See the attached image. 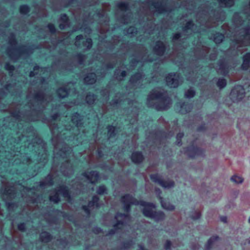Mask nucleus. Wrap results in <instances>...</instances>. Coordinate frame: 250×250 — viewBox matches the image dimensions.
I'll use <instances>...</instances> for the list:
<instances>
[{"label":"nucleus","instance_id":"obj_6","mask_svg":"<svg viewBox=\"0 0 250 250\" xmlns=\"http://www.w3.org/2000/svg\"><path fill=\"white\" fill-rule=\"evenodd\" d=\"M198 29L195 28V26L192 23L191 21H189L187 23L186 25L183 28V31L182 33H177L175 34L173 37V42L174 44L176 43V42L179 39H184L185 37L184 35L188 34H191L192 32H199Z\"/></svg>","mask_w":250,"mask_h":250},{"label":"nucleus","instance_id":"obj_59","mask_svg":"<svg viewBox=\"0 0 250 250\" xmlns=\"http://www.w3.org/2000/svg\"><path fill=\"white\" fill-rule=\"evenodd\" d=\"M102 95L106 99L109 97V92L108 89H104L101 92Z\"/></svg>","mask_w":250,"mask_h":250},{"label":"nucleus","instance_id":"obj_8","mask_svg":"<svg viewBox=\"0 0 250 250\" xmlns=\"http://www.w3.org/2000/svg\"><path fill=\"white\" fill-rule=\"evenodd\" d=\"M115 219L117 223L114 225V229L111 230L109 232V234L111 235L114 234L115 231H117L118 229H122L124 226V223L128 221L130 217L126 214L118 213L115 216Z\"/></svg>","mask_w":250,"mask_h":250},{"label":"nucleus","instance_id":"obj_51","mask_svg":"<svg viewBox=\"0 0 250 250\" xmlns=\"http://www.w3.org/2000/svg\"><path fill=\"white\" fill-rule=\"evenodd\" d=\"M236 38V35H234L233 37V39H231L233 42H234V44L233 45V47L235 48V47H236V49H237V52H240V54H242L244 51L245 50L244 49H243L242 48L243 47H241L240 49H241V51L239 50L238 49V48H237V44L236 43V42H235V40H234V39ZM231 48H233V46H231Z\"/></svg>","mask_w":250,"mask_h":250},{"label":"nucleus","instance_id":"obj_17","mask_svg":"<svg viewBox=\"0 0 250 250\" xmlns=\"http://www.w3.org/2000/svg\"><path fill=\"white\" fill-rule=\"evenodd\" d=\"M83 176L91 183H94L97 182L99 177V174L96 171H91L89 173L85 172L83 173Z\"/></svg>","mask_w":250,"mask_h":250},{"label":"nucleus","instance_id":"obj_29","mask_svg":"<svg viewBox=\"0 0 250 250\" xmlns=\"http://www.w3.org/2000/svg\"><path fill=\"white\" fill-rule=\"evenodd\" d=\"M250 62V53L246 54L243 57V63L242 65L243 69L247 70Z\"/></svg>","mask_w":250,"mask_h":250},{"label":"nucleus","instance_id":"obj_44","mask_svg":"<svg viewBox=\"0 0 250 250\" xmlns=\"http://www.w3.org/2000/svg\"><path fill=\"white\" fill-rule=\"evenodd\" d=\"M137 32V29L134 27H130L126 30L127 34L131 37L133 36Z\"/></svg>","mask_w":250,"mask_h":250},{"label":"nucleus","instance_id":"obj_34","mask_svg":"<svg viewBox=\"0 0 250 250\" xmlns=\"http://www.w3.org/2000/svg\"><path fill=\"white\" fill-rule=\"evenodd\" d=\"M126 75V72L125 71H122L119 69H116L115 71V76L116 78L118 80H122Z\"/></svg>","mask_w":250,"mask_h":250},{"label":"nucleus","instance_id":"obj_48","mask_svg":"<svg viewBox=\"0 0 250 250\" xmlns=\"http://www.w3.org/2000/svg\"><path fill=\"white\" fill-rule=\"evenodd\" d=\"M231 179L233 182L236 184H241L243 181V178L238 176H233L231 177Z\"/></svg>","mask_w":250,"mask_h":250},{"label":"nucleus","instance_id":"obj_52","mask_svg":"<svg viewBox=\"0 0 250 250\" xmlns=\"http://www.w3.org/2000/svg\"><path fill=\"white\" fill-rule=\"evenodd\" d=\"M29 12V7L27 5H22L20 7V12L22 14H25Z\"/></svg>","mask_w":250,"mask_h":250},{"label":"nucleus","instance_id":"obj_14","mask_svg":"<svg viewBox=\"0 0 250 250\" xmlns=\"http://www.w3.org/2000/svg\"><path fill=\"white\" fill-rule=\"evenodd\" d=\"M3 157H5V158L8 159V161H10L11 159V157H12L11 155V153L7 151L4 150L3 146L0 147V169H2V167H5L6 165V162L2 160L1 158Z\"/></svg>","mask_w":250,"mask_h":250},{"label":"nucleus","instance_id":"obj_23","mask_svg":"<svg viewBox=\"0 0 250 250\" xmlns=\"http://www.w3.org/2000/svg\"><path fill=\"white\" fill-rule=\"evenodd\" d=\"M4 194L7 195L10 199L14 198L16 194L14 187L7 186L4 189Z\"/></svg>","mask_w":250,"mask_h":250},{"label":"nucleus","instance_id":"obj_33","mask_svg":"<svg viewBox=\"0 0 250 250\" xmlns=\"http://www.w3.org/2000/svg\"><path fill=\"white\" fill-rule=\"evenodd\" d=\"M57 93L60 98H63L68 95V91L66 87L63 86L58 90Z\"/></svg>","mask_w":250,"mask_h":250},{"label":"nucleus","instance_id":"obj_31","mask_svg":"<svg viewBox=\"0 0 250 250\" xmlns=\"http://www.w3.org/2000/svg\"><path fill=\"white\" fill-rule=\"evenodd\" d=\"M14 86L12 85V84H7L6 86L4 89H0V100L3 98V97L5 96L6 94V92L5 91H7L9 92H11L13 89H14Z\"/></svg>","mask_w":250,"mask_h":250},{"label":"nucleus","instance_id":"obj_53","mask_svg":"<svg viewBox=\"0 0 250 250\" xmlns=\"http://www.w3.org/2000/svg\"><path fill=\"white\" fill-rule=\"evenodd\" d=\"M38 70H41V71H42V68H39V66H35L34 67V71H31L30 72V74H29V76L30 77H33L34 76H35L37 73L36 72V71Z\"/></svg>","mask_w":250,"mask_h":250},{"label":"nucleus","instance_id":"obj_2","mask_svg":"<svg viewBox=\"0 0 250 250\" xmlns=\"http://www.w3.org/2000/svg\"><path fill=\"white\" fill-rule=\"evenodd\" d=\"M147 104L158 110H167L170 106L171 101L163 89H153L148 95Z\"/></svg>","mask_w":250,"mask_h":250},{"label":"nucleus","instance_id":"obj_9","mask_svg":"<svg viewBox=\"0 0 250 250\" xmlns=\"http://www.w3.org/2000/svg\"><path fill=\"white\" fill-rule=\"evenodd\" d=\"M245 96V90L243 86L237 85L231 90L230 98L233 102H237L241 100Z\"/></svg>","mask_w":250,"mask_h":250},{"label":"nucleus","instance_id":"obj_19","mask_svg":"<svg viewBox=\"0 0 250 250\" xmlns=\"http://www.w3.org/2000/svg\"><path fill=\"white\" fill-rule=\"evenodd\" d=\"M154 52L158 55L162 56L164 54L166 47L163 42H157L154 47Z\"/></svg>","mask_w":250,"mask_h":250},{"label":"nucleus","instance_id":"obj_3","mask_svg":"<svg viewBox=\"0 0 250 250\" xmlns=\"http://www.w3.org/2000/svg\"><path fill=\"white\" fill-rule=\"evenodd\" d=\"M122 202L124 205L125 210L128 212L130 210V206L131 205H140L144 207L143 212L145 216L150 218L153 213V209L155 205L152 203L146 202L143 201H138L132 196L126 194L122 198Z\"/></svg>","mask_w":250,"mask_h":250},{"label":"nucleus","instance_id":"obj_13","mask_svg":"<svg viewBox=\"0 0 250 250\" xmlns=\"http://www.w3.org/2000/svg\"><path fill=\"white\" fill-rule=\"evenodd\" d=\"M151 179L155 183H158L160 186L164 188H170L174 186V182L171 180L163 181L159 179V176L156 174L151 175Z\"/></svg>","mask_w":250,"mask_h":250},{"label":"nucleus","instance_id":"obj_63","mask_svg":"<svg viewBox=\"0 0 250 250\" xmlns=\"http://www.w3.org/2000/svg\"><path fill=\"white\" fill-rule=\"evenodd\" d=\"M128 16H124L120 20L121 21L124 23H127L129 22V20L127 19Z\"/></svg>","mask_w":250,"mask_h":250},{"label":"nucleus","instance_id":"obj_42","mask_svg":"<svg viewBox=\"0 0 250 250\" xmlns=\"http://www.w3.org/2000/svg\"><path fill=\"white\" fill-rule=\"evenodd\" d=\"M218 236H213L211 237L208 241V243L206 245V248L208 250L211 247L212 243L218 239Z\"/></svg>","mask_w":250,"mask_h":250},{"label":"nucleus","instance_id":"obj_30","mask_svg":"<svg viewBox=\"0 0 250 250\" xmlns=\"http://www.w3.org/2000/svg\"><path fill=\"white\" fill-rule=\"evenodd\" d=\"M159 200L161 202L162 207L163 208L166 210H172L174 209V206L171 204H170L169 202H165L163 201L162 197H159Z\"/></svg>","mask_w":250,"mask_h":250},{"label":"nucleus","instance_id":"obj_5","mask_svg":"<svg viewBox=\"0 0 250 250\" xmlns=\"http://www.w3.org/2000/svg\"><path fill=\"white\" fill-rule=\"evenodd\" d=\"M236 38L234 39L237 44L238 49L241 51V47L250 44V29L249 28L241 27L237 29L236 33L235 34Z\"/></svg>","mask_w":250,"mask_h":250},{"label":"nucleus","instance_id":"obj_38","mask_svg":"<svg viewBox=\"0 0 250 250\" xmlns=\"http://www.w3.org/2000/svg\"><path fill=\"white\" fill-rule=\"evenodd\" d=\"M224 38V35L219 33H216L213 36V40L216 43H221L223 40Z\"/></svg>","mask_w":250,"mask_h":250},{"label":"nucleus","instance_id":"obj_54","mask_svg":"<svg viewBox=\"0 0 250 250\" xmlns=\"http://www.w3.org/2000/svg\"><path fill=\"white\" fill-rule=\"evenodd\" d=\"M77 59L78 60V61L79 62V64L83 63V62L85 59V57L84 55H83L82 54H79L77 56Z\"/></svg>","mask_w":250,"mask_h":250},{"label":"nucleus","instance_id":"obj_60","mask_svg":"<svg viewBox=\"0 0 250 250\" xmlns=\"http://www.w3.org/2000/svg\"><path fill=\"white\" fill-rule=\"evenodd\" d=\"M68 26V22H62L59 25V27L61 29H63Z\"/></svg>","mask_w":250,"mask_h":250},{"label":"nucleus","instance_id":"obj_37","mask_svg":"<svg viewBox=\"0 0 250 250\" xmlns=\"http://www.w3.org/2000/svg\"><path fill=\"white\" fill-rule=\"evenodd\" d=\"M40 238L42 242H48L51 239V236L47 232H42L40 235Z\"/></svg>","mask_w":250,"mask_h":250},{"label":"nucleus","instance_id":"obj_55","mask_svg":"<svg viewBox=\"0 0 250 250\" xmlns=\"http://www.w3.org/2000/svg\"><path fill=\"white\" fill-rule=\"evenodd\" d=\"M184 136V134L183 133H179L176 136V143L177 145L181 146L182 145L180 140Z\"/></svg>","mask_w":250,"mask_h":250},{"label":"nucleus","instance_id":"obj_40","mask_svg":"<svg viewBox=\"0 0 250 250\" xmlns=\"http://www.w3.org/2000/svg\"><path fill=\"white\" fill-rule=\"evenodd\" d=\"M96 99L95 96L94 94H88L85 98L86 103L89 104H92L94 103Z\"/></svg>","mask_w":250,"mask_h":250},{"label":"nucleus","instance_id":"obj_56","mask_svg":"<svg viewBox=\"0 0 250 250\" xmlns=\"http://www.w3.org/2000/svg\"><path fill=\"white\" fill-rule=\"evenodd\" d=\"M106 191V188L104 186H100L97 189V193L99 194H103Z\"/></svg>","mask_w":250,"mask_h":250},{"label":"nucleus","instance_id":"obj_32","mask_svg":"<svg viewBox=\"0 0 250 250\" xmlns=\"http://www.w3.org/2000/svg\"><path fill=\"white\" fill-rule=\"evenodd\" d=\"M53 184L52 177L50 174H49L46 178L42 181L40 182V186L43 187L46 185L51 186Z\"/></svg>","mask_w":250,"mask_h":250},{"label":"nucleus","instance_id":"obj_45","mask_svg":"<svg viewBox=\"0 0 250 250\" xmlns=\"http://www.w3.org/2000/svg\"><path fill=\"white\" fill-rule=\"evenodd\" d=\"M195 93V91L193 89L190 88L185 92V96L188 98H191L194 97Z\"/></svg>","mask_w":250,"mask_h":250},{"label":"nucleus","instance_id":"obj_47","mask_svg":"<svg viewBox=\"0 0 250 250\" xmlns=\"http://www.w3.org/2000/svg\"><path fill=\"white\" fill-rule=\"evenodd\" d=\"M108 135L109 139L115 136V127L112 126H108Z\"/></svg>","mask_w":250,"mask_h":250},{"label":"nucleus","instance_id":"obj_22","mask_svg":"<svg viewBox=\"0 0 250 250\" xmlns=\"http://www.w3.org/2000/svg\"><path fill=\"white\" fill-rule=\"evenodd\" d=\"M96 80V76L95 73H91L88 74L84 78V82L87 84L94 83Z\"/></svg>","mask_w":250,"mask_h":250},{"label":"nucleus","instance_id":"obj_58","mask_svg":"<svg viewBox=\"0 0 250 250\" xmlns=\"http://www.w3.org/2000/svg\"><path fill=\"white\" fill-rule=\"evenodd\" d=\"M83 39V36L81 35H78L76 38L75 45L76 46L79 47L80 43L79 41Z\"/></svg>","mask_w":250,"mask_h":250},{"label":"nucleus","instance_id":"obj_62","mask_svg":"<svg viewBox=\"0 0 250 250\" xmlns=\"http://www.w3.org/2000/svg\"><path fill=\"white\" fill-rule=\"evenodd\" d=\"M61 20L62 22H68V18L65 14H63L61 17Z\"/></svg>","mask_w":250,"mask_h":250},{"label":"nucleus","instance_id":"obj_64","mask_svg":"<svg viewBox=\"0 0 250 250\" xmlns=\"http://www.w3.org/2000/svg\"><path fill=\"white\" fill-rule=\"evenodd\" d=\"M171 246V242L169 241H167L165 245V249L166 250H168Z\"/></svg>","mask_w":250,"mask_h":250},{"label":"nucleus","instance_id":"obj_1","mask_svg":"<svg viewBox=\"0 0 250 250\" xmlns=\"http://www.w3.org/2000/svg\"><path fill=\"white\" fill-rule=\"evenodd\" d=\"M27 99L29 101L27 107L30 108V111L23 113L19 111V108L16 107L15 110H12L11 107L4 109L3 110H9L11 112L12 117L18 122L24 121L25 122L36 121L40 119L41 110L44 107L47 102L51 100V97H49L47 100V97L43 94L37 90L33 92L31 88L29 90L27 95Z\"/></svg>","mask_w":250,"mask_h":250},{"label":"nucleus","instance_id":"obj_25","mask_svg":"<svg viewBox=\"0 0 250 250\" xmlns=\"http://www.w3.org/2000/svg\"><path fill=\"white\" fill-rule=\"evenodd\" d=\"M144 159L143 156L141 152H136L132 154L131 159L135 163H141Z\"/></svg>","mask_w":250,"mask_h":250},{"label":"nucleus","instance_id":"obj_11","mask_svg":"<svg viewBox=\"0 0 250 250\" xmlns=\"http://www.w3.org/2000/svg\"><path fill=\"white\" fill-rule=\"evenodd\" d=\"M61 194L64 197H69L68 189L66 187L60 186L58 188L57 191H55L54 195H50L49 196L50 200L57 203L60 201L59 195Z\"/></svg>","mask_w":250,"mask_h":250},{"label":"nucleus","instance_id":"obj_4","mask_svg":"<svg viewBox=\"0 0 250 250\" xmlns=\"http://www.w3.org/2000/svg\"><path fill=\"white\" fill-rule=\"evenodd\" d=\"M9 47L7 50V53L10 58L14 61H17L21 56L24 54L28 55L31 53L28 50L26 46H18L16 44L15 37L13 34H12L9 38Z\"/></svg>","mask_w":250,"mask_h":250},{"label":"nucleus","instance_id":"obj_36","mask_svg":"<svg viewBox=\"0 0 250 250\" xmlns=\"http://www.w3.org/2000/svg\"><path fill=\"white\" fill-rule=\"evenodd\" d=\"M221 6L231 7L234 4V0H218Z\"/></svg>","mask_w":250,"mask_h":250},{"label":"nucleus","instance_id":"obj_27","mask_svg":"<svg viewBox=\"0 0 250 250\" xmlns=\"http://www.w3.org/2000/svg\"><path fill=\"white\" fill-rule=\"evenodd\" d=\"M72 153V149L70 147H66L61 148L59 151V154L62 157H67Z\"/></svg>","mask_w":250,"mask_h":250},{"label":"nucleus","instance_id":"obj_43","mask_svg":"<svg viewBox=\"0 0 250 250\" xmlns=\"http://www.w3.org/2000/svg\"><path fill=\"white\" fill-rule=\"evenodd\" d=\"M198 21V22L199 23H200L201 25H205V26L207 27H208V28H211V27H214L215 26H216V24L214 23V24L211 25L210 24V21H200V20L199 19L197 20Z\"/></svg>","mask_w":250,"mask_h":250},{"label":"nucleus","instance_id":"obj_15","mask_svg":"<svg viewBox=\"0 0 250 250\" xmlns=\"http://www.w3.org/2000/svg\"><path fill=\"white\" fill-rule=\"evenodd\" d=\"M98 197L96 195L94 196L93 197L92 200L89 202L88 206H83V209L87 214H89L90 213V209L94 208L95 207L96 208L99 207V205L98 202Z\"/></svg>","mask_w":250,"mask_h":250},{"label":"nucleus","instance_id":"obj_7","mask_svg":"<svg viewBox=\"0 0 250 250\" xmlns=\"http://www.w3.org/2000/svg\"><path fill=\"white\" fill-rule=\"evenodd\" d=\"M49 128L52 134V141L54 146V151L57 152L60 148V144L59 142L61 139V135L59 133V127L55 123H51L49 125Z\"/></svg>","mask_w":250,"mask_h":250},{"label":"nucleus","instance_id":"obj_26","mask_svg":"<svg viewBox=\"0 0 250 250\" xmlns=\"http://www.w3.org/2000/svg\"><path fill=\"white\" fill-rule=\"evenodd\" d=\"M165 215L162 211H154L150 218L153 219L155 221L158 222L165 219Z\"/></svg>","mask_w":250,"mask_h":250},{"label":"nucleus","instance_id":"obj_50","mask_svg":"<svg viewBox=\"0 0 250 250\" xmlns=\"http://www.w3.org/2000/svg\"><path fill=\"white\" fill-rule=\"evenodd\" d=\"M5 69L8 70L11 76L13 75V72L14 70V67L9 63H6L5 66Z\"/></svg>","mask_w":250,"mask_h":250},{"label":"nucleus","instance_id":"obj_57","mask_svg":"<svg viewBox=\"0 0 250 250\" xmlns=\"http://www.w3.org/2000/svg\"><path fill=\"white\" fill-rule=\"evenodd\" d=\"M200 213L199 212V211H194L191 215V217L194 219V220H196V219H198L200 218Z\"/></svg>","mask_w":250,"mask_h":250},{"label":"nucleus","instance_id":"obj_10","mask_svg":"<svg viewBox=\"0 0 250 250\" xmlns=\"http://www.w3.org/2000/svg\"><path fill=\"white\" fill-rule=\"evenodd\" d=\"M166 82L170 87H177L182 82V79L178 73H170L166 77Z\"/></svg>","mask_w":250,"mask_h":250},{"label":"nucleus","instance_id":"obj_49","mask_svg":"<svg viewBox=\"0 0 250 250\" xmlns=\"http://www.w3.org/2000/svg\"><path fill=\"white\" fill-rule=\"evenodd\" d=\"M83 45L86 47L87 49H90L92 45V40L90 38H87L83 43Z\"/></svg>","mask_w":250,"mask_h":250},{"label":"nucleus","instance_id":"obj_24","mask_svg":"<svg viewBox=\"0 0 250 250\" xmlns=\"http://www.w3.org/2000/svg\"><path fill=\"white\" fill-rule=\"evenodd\" d=\"M242 16L239 13H235L234 15L233 22L237 28H239V26H241L243 24L244 21L242 20Z\"/></svg>","mask_w":250,"mask_h":250},{"label":"nucleus","instance_id":"obj_21","mask_svg":"<svg viewBox=\"0 0 250 250\" xmlns=\"http://www.w3.org/2000/svg\"><path fill=\"white\" fill-rule=\"evenodd\" d=\"M177 106L180 108L179 111L181 114L187 113L190 111L192 108L191 105L189 104L179 103L177 104Z\"/></svg>","mask_w":250,"mask_h":250},{"label":"nucleus","instance_id":"obj_18","mask_svg":"<svg viewBox=\"0 0 250 250\" xmlns=\"http://www.w3.org/2000/svg\"><path fill=\"white\" fill-rule=\"evenodd\" d=\"M186 153L190 157L193 158L196 156L200 155L202 154V150L197 147H188L187 149Z\"/></svg>","mask_w":250,"mask_h":250},{"label":"nucleus","instance_id":"obj_35","mask_svg":"<svg viewBox=\"0 0 250 250\" xmlns=\"http://www.w3.org/2000/svg\"><path fill=\"white\" fill-rule=\"evenodd\" d=\"M219 73L223 75H226L229 72L228 68L226 67V65L222 63L221 62H219V67L218 70Z\"/></svg>","mask_w":250,"mask_h":250},{"label":"nucleus","instance_id":"obj_39","mask_svg":"<svg viewBox=\"0 0 250 250\" xmlns=\"http://www.w3.org/2000/svg\"><path fill=\"white\" fill-rule=\"evenodd\" d=\"M117 7L122 11L126 12L128 10V5L125 2L118 3Z\"/></svg>","mask_w":250,"mask_h":250},{"label":"nucleus","instance_id":"obj_20","mask_svg":"<svg viewBox=\"0 0 250 250\" xmlns=\"http://www.w3.org/2000/svg\"><path fill=\"white\" fill-rule=\"evenodd\" d=\"M151 6L155 9L154 12L162 13L167 11L165 5L161 1L153 2L151 4Z\"/></svg>","mask_w":250,"mask_h":250},{"label":"nucleus","instance_id":"obj_46","mask_svg":"<svg viewBox=\"0 0 250 250\" xmlns=\"http://www.w3.org/2000/svg\"><path fill=\"white\" fill-rule=\"evenodd\" d=\"M217 85L220 89L223 88L226 85V81L224 79H219L217 82Z\"/></svg>","mask_w":250,"mask_h":250},{"label":"nucleus","instance_id":"obj_41","mask_svg":"<svg viewBox=\"0 0 250 250\" xmlns=\"http://www.w3.org/2000/svg\"><path fill=\"white\" fill-rule=\"evenodd\" d=\"M121 94L118 93L116 96L114 100L112 101L111 103V105L113 107L117 105V104L120 103L121 101L123 100V99H120Z\"/></svg>","mask_w":250,"mask_h":250},{"label":"nucleus","instance_id":"obj_28","mask_svg":"<svg viewBox=\"0 0 250 250\" xmlns=\"http://www.w3.org/2000/svg\"><path fill=\"white\" fill-rule=\"evenodd\" d=\"M82 117L77 113H75L72 117V122L76 125L77 127L80 126L82 123Z\"/></svg>","mask_w":250,"mask_h":250},{"label":"nucleus","instance_id":"obj_61","mask_svg":"<svg viewBox=\"0 0 250 250\" xmlns=\"http://www.w3.org/2000/svg\"><path fill=\"white\" fill-rule=\"evenodd\" d=\"M48 28L49 29L50 31L52 33H54L56 31L55 26L52 24H49L48 25Z\"/></svg>","mask_w":250,"mask_h":250},{"label":"nucleus","instance_id":"obj_12","mask_svg":"<svg viewBox=\"0 0 250 250\" xmlns=\"http://www.w3.org/2000/svg\"><path fill=\"white\" fill-rule=\"evenodd\" d=\"M144 76L142 73H138L132 76L130 79L128 85L127 86L126 89H128L129 87H131L133 88L140 87L144 80Z\"/></svg>","mask_w":250,"mask_h":250},{"label":"nucleus","instance_id":"obj_16","mask_svg":"<svg viewBox=\"0 0 250 250\" xmlns=\"http://www.w3.org/2000/svg\"><path fill=\"white\" fill-rule=\"evenodd\" d=\"M61 170L62 174L66 176H69L73 173V169L69 162L63 164L61 166Z\"/></svg>","mask_w":250,"mask_h":250}]
</instances>
